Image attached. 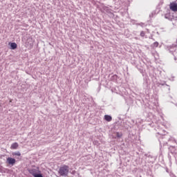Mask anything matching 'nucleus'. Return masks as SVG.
Here are the masks:
<instances>
[{
    "label": "nucleus",
    "instance_id": "nucleus-1",
    "mask_svg": "<svg viewBox=\"0 0 177 177\" xmlns=\"http://www.w3.org/2000/svg\"><path fill=\"white\" fill-rule=\"evenodd\" d=\"M58 174H59L61 176H67V175H68V166L64 165L59 168Z\"/></svg>",
    "mask_w": 177,
    "mask_h": 177
},
{
    "label": "nucleus",
    "instance_id": "nucleus-2",
    "mask_svg": "<svg viewBox=\"0 0 177 177\" xmlns=\"http://www.w3.org/2000/svg\"><path fill=\"white\" fill-rule=\"evenodd\" d=\"M169 9L172 10V12H177V3L176 1L170 3Z\"/></svg>",
    "mask_w": 177,
    "mask_h": 177
},
{
    "label": "nucleus",
    "instance_id": "nucleus-3",
    "mask_svg": "<svg viewBox=\"0 0 177 177\" xmlns=\"http://www.w3.org/2000/svg\"><path fill=\"white\" fill-rule=\"evenodd\" d=\"M7 162L10 165H15V164H16V159L12 158H7Z\"/></svg>",
    "mask_w": 177,
    "mask_h": 177
},
{
    "label": "nucleus",
    "instance_id": "nucleus-4",
    "mask_svg": "<svg viewBox=\"0 0 177 177\" xmlns=\"http://www.w3.org/2000/svg\"><path fill=\"white\" fill-rule=\"evenodd\" d=\"M19 147V144L17 142H14L11 145L10 149L11 150H16Z\"/></svg>",
    "mask_w": 177,
    "mask_h": 177
},
{
    "label": "nucleus",
    "instance_id": "nucleus-5",
    "mask_svg": "<svg viewBox=\"0 0 177 177\" xmlns=\"http://www.w3.org/2000/svg\"><path fill=\"white\" fill-rule=\"evenodd\" d=\"M104 120L106 121H107L108 122H110V121H111L113 120V118H111V115H104Z\"/></svg>",
    "mask_w": 177,
    "mask_h": 177
},
{
    "label": "nucleus",
    "instance_id": "nucleus-6",
    "mask_svg": "<svg viewBox=\"0 0 177 177\" xmlns=\"http://www.w3.org/2000/svg\"><path fill=\"white\" fill-rule=\"evenodd\" d=\"M10 48L12 50L17 48V44L16 43H11L10 44Z\"/></svg>",
    "mask_w": 177,
    "mask_h": 177
},
{
    "label": "nucleus",
    "instance_id": "nucleus-7",
    "mask_svg": "<svg viewBox=\"0 0 177 177\" xmlns=\"http://www.w3.org/2000/svg\"><path fill=\"white\" fill-rule=\"evenodd\" d=\"M39 172V171L35 169H33L30 171V174L32 175V174H38Z\"/></svg>",
    "mask_w": 177,
    "mask_h": 177
},
{
    "label": "nucleus",
    "instance_id": "nucleus-8",
    "mask_svg": "<svg viewBox=\"0 0 177 177\" xmlns=\"http://www.w3.org/2000/svg\"><path fill=\"white\" fill-rule=\"evenodd\" d=\"M32 176L34 177H44L42 176V174H38L37 173H32Z\"/></svg>",
    "mask_w": 177,
    "mask_h": 177
},
{
    "label": "nucleus",
    "instance_id": "nucleus-9",
    "mask_svg": "<svg viewBox=\"0 0 177 177\" xmlns=\"http://www.w3.org/2000/svg\"><path fill=\"white\" fill-rule=\"evenodd\" d=\"M117 138H122V133L120 132H116Z\"/></svg>",
    "mask_w": 177,
    "mask_h": 177
},
{
    "label": "nucleus",
    "instance_id": "nucleus-10",
    "mask_svg": "<svg viewBox=\"0 0 177 177\" xmlns=\"http://www.w3.org/2000/svg\"><path fill=\"white\" fill-rule=\"evenodd\" d=\"M145 35H146V33L145 32V31H142L140 32V37H145Z\"/></svg>",
    "mask_w": 177,
    "mask_h": 177
},
{
    "label": "nucleus",
    "instance_id": "nucleus-11",
    "mask_svg": "<svg viewBox=\"0 0 177 177\" xmlns=\"http://www.w3.org/2000/svg\"><path fill=\"white\" fill-rule=\"evenodd\" d=\"M158 42H154L153 43V47L154 48H158Z\"/></svg>",
    "mask_w": 177,
    "mask_h": 177
},
{
    "label": "nucleus",
    "instance_id": "nucleus-12",
    "mask_svg": "<svg viewBox=\"0 0 177 177\" xmlns=\"http://www.w3.org/2000/svg\"><path fill=\"white\" fill-rule=\"evenodd\" d=\"M176 44H173L172 46H170V48H176Z\"/></svg>",
    "mask_w": 177,
    "mask_h": 177
},
{
    "label": "nucleus",
    "instance_id": "nucleus-13",
    "mask_svg": "<svg viewBox=\"0 0 177 177\" xmlns=\"http://www.w3.org/2000/svg\"><path fill=\"white\" fill-rule=\"evenodd\" d=\"M15 156H21V154L20 153V152H17L15 153Z\"/></svg>",
    "mask_w": 177,
    "mask_h": 177
}]
</instances>
